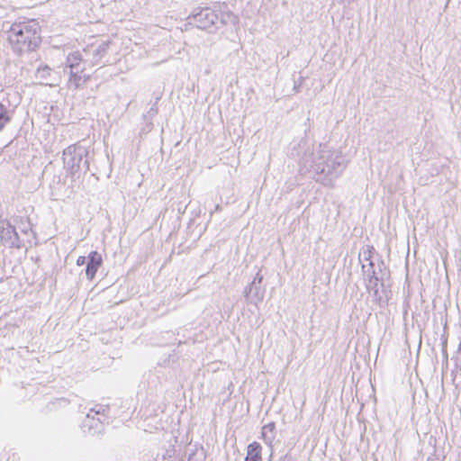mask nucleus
<instances>
[{"label":"nucleus","instance_id":"1","mask_svg":"<svg viewBox=\"0 0 461 461\" xmlns=\"http://www.w3.org/2000/svg\"><path fill=\"white\" fill-rule=\"evenodd\" d=\"M7 40L16 51H33L42 41L41 26L38 20L32 18L15 21L7 32Z\"/></svg>","mask_w":461,"mask_h":461},{"label":"nucleus","instance_id":"2","mask_svg":"<svg viewBox=\"0 0 461 461\" xmlns=\"http://www.w3.org/2000/svg\"><path fill=\"white\" fill-rule=\"evenodd\" d=\"M103 264V258L97 251H91L87 257L86 275L88 280L92 281L98 269Z\"/></svg>","mask_w":461,"mask_h":461},{"label":"nucleus","instance_id":"3","mask_svg":"<svg viewBox=\"0 0 461 461\" xmlns=\"http://www.w3.org/2000/svg\"><path fill=\"white\" fill-rule=\"evenodd\" d=\"M68 85L69 87L75 89L85 85L90 78V77L86 74L85 67L68 70Z\"/></svg>","mask_w":461,"mask_h":461},{"label":"nucleus","instance_id":"4","mask_svg":"<svg viewBox=\"0 0 461 461\" xmlns=\"http://www.w3.org/2000/svg\"><path fill=\"white\" fill-rule=\"evenodd\" d=\"M262 446L258 442L254 441L249 444L247 447L245 461H262Z\"/></svg>","mask_w":461,"mask_h":461},{"label":"nucleus","instance_id":"5","mask_svg":"<svg viewBox=\"0 0 461 461\" xmlns=\"http://www.w3.org/2000/svg\"><path fill=\"white\" fill-rule=\"evenodd\" d=\"M81 67H84L82 54L78 50L70 52L66 59V68L72 70Z\"/></svg>","mask_w":461,"mask_h":461},{"label":"nucleus","instance_id":"6","mask_svg":"<svg viewBox=\"0 0 461 461\" xmlns=\"http://www.w3.org/2000/svg\"><path fill=\"white\" fill-rule=\"evenodd\" d=\"M276 425L274 422H269L262 427L261 438L265 442L271 443L275 437Z\"/></svg>","mask_w":461,"mask_h":461},{"label":"nucleus","instance_id":"7","mask_svg":"<svg viewBox=\"0 0 461 461\" xmlns=\"http://www.w3.org/2000/svg\"><path fill=\"white\" fill-rule=\"evenodd\" d=\"M11 121L8 110L6 107L0 103V131L7 125Z\"/></svg>","mask_w":461,"mask_h":461},{"label":"nucleus","instance_id":"8","mask_svg":"<svg viewBox=\"0 0 461 461\" xmlns=\"http://www.w3.org/2000/svg\"><path fill=\"white\" fill-rule=\"evenodd\" d=\"M86 257L80 256L77 258V265L83 266L86 263Z\"/></svg>","mask_w":461,"mask_h":461}]
</instances>
